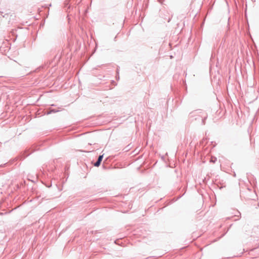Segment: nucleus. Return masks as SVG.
I'll return each instance as SVG.
<instances>
[{
    "instance_id": "1",
    "label": "nucleus",
    "mask_w": 259,
    "mask_h": 259,
    "mask_svg": "<svg viewBox=\"0 0 259 259\" xmlns=\"http://www.w3.org/2000/svg\"><path fill=\"white\" fill-rule=\"evenodd\" d=\"M192 116H196V120H201V124H205V120L207 117V114L202 110H197L191 113Z\"/></svg>"
},
{
    "instance_id": "2",
    "label": "nucleus",
    "mask_w": 259,
    "mask_h": 259,
    "mask_svg": "<svg viewBox=\"0 0 259 259\" xmlns=\"http://www.w3.org/2000/svg\"><path fill=\"white\" fill-rule=\"evenodd\" d=\"M101 164V162L97 160V161L94 164L95 166L98 167Z\"/></svg>"
},
{
    "instance_id": "3",
    "label": "nucleus",
    "mask_w": 259,
    "mask_h": 259,
    "mask_svg": "<svg viewBox=\"0 0 259 259\" xmlns=\"http://www.w3.org/2000/svg\"><path fill=\"white\" fill-rule=\"evenodd\" d=\"M103 155H100L98 157V160L100 161L101 162L102 159H103Z\"/></svg>"
},
{
    "instance_id": "4",
    "label": "nucleus",
    "mask_w": 259,
    "mask_h": 259,
    "mask_svg": "<svg viewBox=\"0 0 259 259\" xmlns=\"http://www.w3.org/2000/svg\"><path fill=\"white\" fill-rule=\"evenodd\" d=\"M212 161L213 162H215V160H212Z\"/></svg>"
}]
</instances>
